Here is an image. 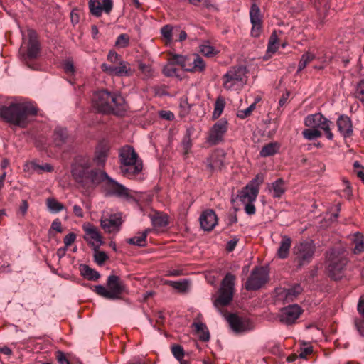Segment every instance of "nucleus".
<instances>
[{
    "label": "nucleus",
    "mask_w": 364,
    "mask_h": 364,
    "mask_svg": "<svg viewBox=\"0 0 364 364\" xmlns=\"http://www.w3.org/2000/svg\"><path fill=\"white\" fill-rule=\"evenodd\" d=\"M92 161L87 156H77L71 166V174L80 191L90 195L102 183L107 196H110L115 180L103 171L91 168Z\"/></svg>",
    "instance_id": "nucleus-1"
},
{
    "label": "nucleus",
    "mask_w": 364,
    "mask_h": 364,
    "mask_svg": "<svg viewBox=\"0 0 364 364\" xmlns=\"http://www.w3.org/2000/svg\"><path fill=\"white\" fill-rule=\"evenodd\" d=\"M37 114V107L30 102H12L8 105H0V118L21 128L26 127L31 122V117Z\"/></svg>",
    "instance_id": "nucleus-2"
},
{
    "label": "nucleus",
    "mask_w": 364,
    "mask_h": 364,
    "mask_svg": "<svg viewBox=\"0 0 364 364\" xmlns=\"http://www.w3.org/2000/svg\"><path fill=\"white\" fill-rule=\"evenodd\" d=\"M92 102L94 108L103 114L124 116L128 109V105L121 95L105 90L95 92Z\"/></svg>",
    "instance_id": "nucleus-3"
},
{
    "label": "nucleus",
    "mask_w": 364,
    "mask_h": 364,
    "mask_svg": "<svg viewBox=\"0 0 364 364\" xmlns=\"http://www.w3.org/2000/svg\"><path fill=\"white\" fill-rule=\"evenodd\" d=\"M119 159V170L123 176L134 179L142 172L143 161L132 146H123L120 149Z\"/></svg>",
    "instance_id": "nucleus-4"
},
{
    "label": "nucleus",
    "mask_w": 364,
    "mask_h": 364,
    "mask_svg": "<svg viewBox=\"0 0 364 364\" xmlns=\"http://www.w3.org/2000/svg\"><path fill=\"white\" fill-rule=\"evenodd\" d=\"M326 262L328 276L334 280L341 279L348 262L347 253L342 248H332L326 252Z\"/></svg>",
    "instance_id": "nucleus-5"
},
{
    "label": "nucleus",
    "mask_w": 364,
    "mask_h": 364,
    "mask_svg": "<svg viewBox=\"0 0 364 364\" xmlns=\"http://www.w3.org/2000/svg\"><path fill=\"white\" fill-rule=\"evenodd\" d=\"M109 196L124 199L128 203H151L154 202V198L157 197L156 193L153 191L138 192L127 188L117 181H115Z\"/></svg>",
    "instance_id": "nucleus-6"
},
{
    "label": "nucleus",
    "mask_w": 364,
    "mask_h": 364,
    "mask_svg": "<svg viewBox=\"0 0 364 364\" xmlns=\"http://www.w3.org/2000/svg\"><path fill=\"white\" fill-rule=\"evenodd\" d=\"M107 289L102 284L94 286L93 291L99 296L109 300H116L121 298L125 291V285L119 277L111 274L107 279Z\"/></svg>",
    "instance_id": "nucleus-7"
},
{
    "label": "nucleus",
    "mask_w": 364,
    "mask_h": 364,
    "mask_svg": "<svg viewBox=\"0 0 364 364\" xmlns=\"http://www.w3.org/2000/svg\"><path fill=\"white\" fill-rule=\"evenodd\" d=\"M247 68L245 66L231 67L223 76V85L226 90H240L247 80Z\"/></svg>",
    "instance_id": "nucleus-8"
},
{
    "label": "nucleus",
    "mask_w": 364,
    "mask_h": 364,
    "mask_svg": "<svg viewBox=\"0 0 364 364\" xmlns=\"http://www.w3.org/2000/svg\"><path fill=\"white\" fill-rule=\"evenodd\" d=\"M316 250V245L312 240H302L293 248V254L299 268L309 264L313 259Z\"/></svg>",
    "instance_id": "nucleus-9"
},
{
    "label": "nucleus",
    "mask_w": 364,
    "mask_h": 364,
    "mask_svg": "<svg viewBox=\"0 0 364 364\" xmlns=\"http://www.w3.org/2000/svg\"><path fill=\"white\" fill-rule=\"evenodd\" d=\"M235 277L232 273H227L223 279L218 289V296L213 301L216 308L228 306L232 300Z\"/></svg>",
    "instance_id": "nucleus-10"
},
{
    "label": "nucleus",
    "mask_w": 364,
    "mask_h": 364,
    "mask_svg": "<svg viewBox=\"0 0 364 364\" xmlns=\"http://www.w3.org/2000/svg\"><path fill=\"white\" fill-rule=\"evenodd\" d=\"M269 280V272L264 267H255L245 283L247 291H256L262 288Z\"/></svg>",
    "instance_id": "nucleus-11"
},
{
    "label": "nucleus",
    "mask_w": 364,
    "mask_h": 364,
    "mask_svg": "<svg viewBox=\"0 0 364 364\" xmlns=\"http://www.w3.org/2000/svg\"><path fill=\"white\" fill-rule=\"evenodd\" d=\"M29 41L26 52L20 50L21 60L28 67L35 70L36 67L30 64V62L36 59L40 53V44L36 38V33L33 30L28 31Z\"/></svg>",
    "instance_id": "nucleus-12"
},
{
    "label": "nucleus",
    "mask_w": 364,
    "mask_h": 364,
    "mask_svg": "<svg viewBox=\"0 0 364 364\" xmlns=\"http://www.w3.org/2000/svg\"><path fill=\"white\" fill-rule=\"evenodd\" d=\"M306 127L315 129H321L324 131L328 139H333V134L331 131L330 126L332 122L326 118L321 113L308 115L304 119Z\"/></svg>",
    "instance_id": "nucleus-13"
},
{
    "label": "nucleus",
    "mask_w": 364,
    "mask_h": 364,
    "mask_svg": "<svg viewBox=\"0 0 364 364\" xmlns=\"http://www.w3.org/2000/svg\"><path fill=\"white\" fill-rule=\"evenodd\" d=\"M227 321L235 334L245 333L254 329V324L250 320L242 318L235 314H229Z\"/></svg>",
    "instance_id": "nucleus-14"
},
{
    "label": "nucleus",
    "mask_w": 364,
    "mask_h": 364,
    "mask_svg": "<svg viewBox=\"0 0 364 364\" xmlns=\"http://www.w3.org/2000/svg\"><path fill=\"white\" fill-rule=\"evenodd\" d=\"M228 130V122L220 120L217 122L211 128L207 142L212 145H217L223 141V136Z\"/></svg>",
    "instance_id": "nucleus-15"
},
{
    "label": "nucleus",
    "mask_w": 364,
    "mask_h": 364,
    "mask_svg": "<svg viewBox=\"0 0 364 364\" xmlns=\"http://www.w3.org/2000/svg\"><path fill=\"white\" fill-rule=\"evenodd\" d=\"M122 215L121 213L111 214L109 218L102 216L100 219V225L107 232H117L120 230L122 223Z\"/></svg>",
    "instance_id": "nucleus-16"
},
{
    "label": "nucleus",
    "mask_w": 364,
    "mask_h": 364,
    "mask_svg": "<svg viewBox=\"0 0 364 364\" xmlns=\"http://www.w3.org/2000/svg\"><path fill=\"white\" fill-rule=\"evenodd\" d=\"M250 19L252 24L251 35L257 38L262 32V16L259 7L255 3L251 5Z\"/></svg>",
    "instance_id": "nucleus-17"
},
{
    "label": "nucleus",
    "mask_w": 364,
    "mask_h": 364,
    "mask_svg": "<svg viewBox=\"0 0 364 364\" xmlns=\"http://www.w3.org/2000/svg\"><path fill=\"white\" fill-rule=\"evenodd\" d=\"M88 8L90 14L95 17H100L104 11L109 14L113 9L112 0H89Z\"/></svg>",
    "instance_id": "nucleus-18"
},
{
    "label": "nucleus",
    "mask_w": 364,
    "mask_h": 364,
    "mask_svg": "<svg viewBox=\"0 0 364 364\" xmlns=\"http://www.w3.org/2000/svg\"><path fill=\"white\" fill-rule=\"evenodd\" d=\"M301 309L297 304L289 305L281 311L280 321L287 325H291L299 317Z\"/></svg>",
    "instance_id": "nucleus-19"
},
{
    "label": "nucleus",
    "mask_w": 364,
    "mask_h": 364,
    "mask_svg": "<svg viewBox=\"0 0 364 364\" xmlns=\"http://www.w3.org/2000/svg\"><path fill=\"white\" fill-rule=\"evenodd\" d=\"M258 194V188L252 184H247L238 193V200L242 205H252Z\"/></svg>",
    "instance_id": "nucleus-20"
},
{
    "label": "nucleus",
    "mask_w": 364,
    "mask_h": 364,
    "mask_svg": "<svg viewBox=\"0 0 364 364\" xmlns=\"http://www.w3.org/2000/svg\"><path fill=\"white\" fill-rule=\"evenodd\" d=\"M82 228L85 232L84 238L87 242L95 245V242L97 248L103 244L102 237L95 225L86 223L83 225Z\"/></svg>",
    "instance_id": "nucleus-21"
},
{
    "label": "nucleus",
    "mask_w": 364,
    "mask_h": 364,
    "mask_svg": "<svg viewBox=\"0 0 364 364\" xmlns=\"http://www.w3.org/2000/svg\"><path fill=\"white\" fill-rule=\"evenodd\" d=\"M200 224L201 228L205 231H211L218 223V218L215 213L213 210H204L200 218Z\"/></svg>",
    "instance_id": "nucleus-22"
},
{
    "label": "nucleus",
    "mask_w": 364,
    "mask_h": 364,
    "mask_svg": "<svg viewBox=\"0 0 364 364\" xmlns=\"http://www.w3.org/2000/svg\"><path fill=\"white\" fill-rule=\"evenodd\" d=\"M224 157L225 154L223 151L213 152L205 161L208 171L213 173L220 170L224 164Z\"/></svg>",
    "instance_id": "nucleus-23"
},
{
    "label": "nucleus",
    "mask_w": 364,
    "mask_h": 364,
    "mask_svg": "<svg viewBox=\"0 0 364 364\" xmlns=\"http://www.w3.org/2000/svg\"><path fill=\"white\" fill-rule=\"evenodd\" d=\"M149 217L155 231L164 229L169 224L168 216L166 213L155 211L153 214H149Z\"/></svg>",
    "instance_id": "nucleus-24"
},
{
    "label": "nucleus",
    "mask_w": 364,
    "mask_h": 364,
    "mask_svg": "<svg viewBox=\"0 0 364 364\" xmlns=\"http://www.w3.org/2000/svg\"><path fill=\"white\" fill-rule=\"evenodd\" d=\"M337 126L338 131L345 138L352 135L353 124L350 118L347 115L342 114L338 118Z\"/></svg>",
    "instance_id": "nucleus-25"
},
{
    "label": "nucleus",
    "mask_w": 364,
    "mask_h": 364,
    "mask_svg": "<svg viewBox=\"0 0 364 364\" xmlns=\"http://www.w3.org/2000/svg\"><path fill=\"white\" fill-rule=\"evenodd\" d=\"M269 193L274 198H279L285 192V183L282 178H278L274 182L269 183L268 186Z\"/></svg>",
    "instance_id": "nucleus-26"
},
{
    "label": "nucleus",
    "mask_w": 364,
    "mask_h": 364,
    "mask_svg": "<svg viewBox=\"0 0 364 364\" xmlns=\"http://www.w3.org/2000/svg\"><path fill=\"white\" fill-rule=\"evenodd\" d=\"M302 290L303 289L301 285L296 284L288 289H284L281 296L286 302H290L294 301L301 293Z\"/></svg>",
    "instance_id": "nucleus-27"
},
{
    "label": "nucleus",
    "mask_w": 364,
    "mask_h": 364,
    "mask_svg": "<svg viewBox=\"0 0 364 364\" xmlns=\"http://www.w3.org/2000/svg\"><path fill=\"white\" fill-rule=\"evenodd\" d=\"M191 327L194 328L195 333L201 341L207 342L210 340V332L205 323L202 322H193Z\"/></svg>",
    "instance_id": "nucleus-28"
},
{
    "label": "nucleus",
    "mask_w": 364,
    "mask_h": 364,
    "mask_svg": "<svg viewBox=\"0 0 364 364\" xmlns=\"http://www.w3.org/2000/svg\"><path fill=\"white\" fill-rule=\"evenodd\" d=\"M24 167L25 170L31 171L38 174H41L43 172H52L53 171V167L48 163L39 165L35 161H31L26 163Z\"/></svg>",
    "instance_id": "nucleus-29"
},
{
    "label": "nucleus",
    "mask_w": 364,
    "mask_h": 364,
    "mask_svg": "<svg viewBox=\"0 0 364 364\" xmlns=\"http://www.w3.org/2000/svg\"><path fill=\"white\" fill-rule=\"evenodd\" d=\"M291 245V239L287 236H282L279 247L277 250V257L279 259H286L289 256V250Z\"/></svg>",
    "instance_id": "nucleus-30"
},
{
    "label": "nucleus",
    "mask_w": 364,
    "mask_h": 364,
    "mask_svg": "<svg viewBox=\"0 0 364 364\" xmlns=\"http://www.w3.org/2000/svg\"><path fill=\"white\" fill-rule=\"evenodd\" d=\"M54 140L58 146H61L65 144L69 143L71 139L68 136L66 129L57 127L54 132Z\"/></svg>",
    "instance_id": "nucleus-31"
},
{
    "label": "nucleus",
    "mask_w": 364,
    "mask_h": 364,
    "mask_svg": "<svg viewBox=\"0 0 364 364\" xmlns=\"http://www.w3.org/2000/svg\"><path fill=\"white\" fill-rule=\"evenodd\" d=\"M195 129L193 127L190 126L186 128V134L184 135L182 141L181 146L183 148V155H187L192 147L191 136L194 133Z\"/></svg>",
    "instance_id": "nucleus-32"
},
{
    "label": "nucleus",
    "mask_w": 364,
    "mask_h": 364,
    "mask_svg": "<svg viewBox=\"0 0 364 364\" xmlns=\"http://www.w3.org/2000/svg\"><path fill=\"white\" fill-rule=\"evenodd\" d=\"M173 60L176 65H181L185 71L191 72L192 54L189 55L173 54Z\"/></svg>",
    "instance_id": "nucleus-33"
},
{
    "label": "nucleus",
    "mask_w": 364,
    "mask_h": 364,
    "mask_svg": "<svg viewBox=\"0 0 364 364\" xmlns=\"http://www.w3.org/2000/svg\"><path fill=\"white\" fill-rule=\"evenodd\" d=\"M352 242L354 245L352 250L355 255H358L364 251V235L357 232L353 235Z\"/></svg>",
    "instance_id": "nucleus-34"
},
{
    "label": "nucleus",
    "mask_w": 364,
    "mask_h": 364,
    "mask_svg": "<svg viewBox=\"0 0 364 364\" xmlns=\"http://www.w3.org/2000/svg\"><path fill=\"white\" fill-rule=\"evenodd\" d=\"M80 271L81 275L88 280L96 281L100 277V274L97 271L87 264H80Z\"/></svg>",
    "instance_id": "nucleus-35"
},
{
    "label": "nucleus",
    "mask_w": 364,
    "mask_h": 364,
    "mask_svg": "<svg viewBox=\"0 0 364 364\" xmlns=\"http://www.w3.org/2000/svg\"><path fill=\"white\" fill-rule=\"evenodd\" d=\"M191 72H203L205 69L206 64L203 59L197 53L192 54Z\"/></svg>",
    "instance_id": "nucleus-36"
},
{
    "label": "nucleus",
    "mask_w": 364,
    "mask_h": 364,
    "mask_svg": "<svg viewBox=\"0 0 364 364\" xmlns=\"http://www.w3.org/2000/svg\"><path fill=\"white\" fill-rule=\"evenodd\" d=\"M279 144L277 142H271L264 145L260 150L259 155L262 157H268L277 154L279 149Z\"/></svg>",
    "instance_id": "nucleus-37"
},
{
    "label": "nucleus",
    "mask_w": 364,
    "mask_h": 364,
    "mask_svg": "<svg viewBox=\"0 0 364 364\" xmlns=\"http://www.w3.org/2000/svg\"><path fill=\"white\" fill-rule=\"evenodd\" d=\"M176 64V63L173 60L172 55L169 60V63L163 68V74L166 77H178V70L175 67Z\"/></svg>",
    "instance_id": "nucleus-38"
},
{
    "label": "nucleus",
    "mask_w": 364,
    "mask_h": 364,
    "mask_svg": "<svg viewBox=\"0 0 364 364\" xmlns=\"http://www.w3.org/2000/svg\"><path fill=\"white\" fill-rule=\"evenodd\" d=\"M129 64L125 61H121L118 66H114V75L117 76H129L132 75V70L128 66Z\"/></svg>",
    "instance_id": "nucleus-39"
},
{
    "label": "nucleus",
    "mask_w": 364,
    "mask_h": 364,
    "mask_svg": "<svg viewBox=\"0 0 364 364\" xmlns=\"http://www.w3.org/2000/svg\"><path fill=\"white\" fill-rule=\"evenodd\" d=\"M316 56L314 54L306 52L301 55V58L298 64L297 73L301 72L304 70L306 66L315 59Z\"/></svg>",
    "instance_id": "nucleus-40"
},
{
    "label": "nucleus",
    "mask_w": 364,
    "mask_h": 364,
    "mask_svg": "<svg viewBox=\"0 0 364 364\" xmlns=\"http://www.w3.org/2000/svg\"><path fill=\"white\" fill-rule=\"evenodd\" d=\"M200 52L206 57H213L218 53V50L210 45L209 41L204 42L200 45Z\"/></svg>",
    "instance_id": "nucleus-41"
},
{
    "label": "nucleus",
    "mask_w": 364,
    "mask_h": 364,
    "mask_svg": "<svg viewBox=\"0 0 364 364\" xmlns=\"http://www.w3.org/2000/svg\"><path fill=\"white\" fill-rule=\"evenodd\" d=\"M168 284L179 292H186L189 287V281L186 279L180 281H169Z\"/></svg>",
    "instance_id": "nucleus-42"
},
{
    "label": "nucleus",
    "mask_w": 364,
    "mask_h": 364,
    "mask_svg": "<svg viewBox=\"0 0 364 364\" xmlns=\"http://www.w3.org/2000/svg\"><path fill=\"white\" fill-rule=\"evenodd\" d=\"M139 68L143 74V78L144 80L149 79L154 76V70L151 65H146L143 63H140Z\"/></svg>",
    "instance_id": "nucleus-43"
},
{
    "label": "nucleus",
    "mask_w": 364,
    "mask_h": 364,
    "mask_svg": "<svg viewBox=\"0 0 364 364\" xmlns=\"http://www.w3.org/2000/svg\"><path fill=\"white\" fill-rule=\"evenodd\" d=\"M302 134L304 137L308 140H313L321 136V132L315 128L304 129Z\"/></svg>",
    "instance_id": "nucleus-44"
},
{
    "label": "nucleus",
    "mask_w": 364,
    "mask_h": 364,
    "mask_svg": "<svg viewBox=\"0 0 364 364\" xmlns=\"http://www.w3.org/2000/svg\"><path fill=\"white\" fill-rule=\"evenodd\" d=\"M127 242L138 247H144L147 245L146 240L142 236H134L127 240Z\"/></svg>",
    "instance_id": "nucleus-45"
},
{
    "label": "nucleus",
    "mask_w": 364,
    "mask_h": 364,
    "mask_svg": "<svg viewBox=\"0 0 364 364\" xmlns=\"http://www.w3.org/2000/svg\"><path fill=\"white\" fill-rule=\"evenodd\" d=\"M224 107H225L224 100L221 99V98H218L215 102V108H214V112L213 114V118L217 119L221 115V114L224 109Z\"/></svg>",
    "instance_id": "nucleus-46"
},
{
    "label": "nucleus",
    "mask_w": 364,
    "mask_h": 364,
    "mask_svg": "<svg viewBox=\"0 0 364 364\" xmlns=\"http://www.w3.org/2000/svg\"><path fill=\"white\" fill-rule=\"evenodd\" d=\"M129 37L126 33L120 34L115 41V46L119 48H126L129 46Z\"/></svg>",
    "instance_id": "nucleus-47"
},
{
    "label": "nucleus",
    "mask_w": 364,
    "mask_h": 364,
    "mask_svg": "<svg viewBox=\"0 0 364 364\" xmlns=\"http://www.w3.org/2000/svg\"><path fill=\"white\" fill-rule=\"evenodd\" d=\"M107 152L105 151L101 150L96 152V154L94 157V161L99 166H103L106 159H107Z\"/></svg>",
    "instance_id": "nucleus-48"
},
{
    "label": "nucleus",
    "mask_w": 364,
    "mask_h": 364,
    "mask_svg": "<svg viewBox=\"0 0 364 364\" xmlns=\"http://www.w3.org/2000/svg\"><path fill=\"white\" fill-rule=\"evenodd\" d=\"M171 352L175 357L180 363L181 360H184L183 359L184 356V350L183 348L180 345H174L171 347Z\"/></svg>",
    "instance_id": "nucleus-49"
},
{
    "label": "nucleus",
    "mask_w": 364,
    "mask_h": 364,
    "mask_svg": "<svg viewBox=\"0 0 364 364\" xmlns=\"http://www.w3.org/2000/svg\"><path fill=\"white\" fill-rule=\"evenodd\" d=\"M255 107L256 102L252 103L247 108L242 110H239L237 112V116L240 119H245L252 114Z\"/></svg>",
    "instance_id": "nucleus-50"
},
{
    "label": "nucleus",
    "mask_w": 364,
    "mask_h": 364,
    "mask_svg": "<svg viewBox=\"0 0 364 364\" xmlns=\"http://www.w3.org/2000/svg\"><path fill=\"white\" fill-rule=\"evenodd\" d=\"M353 172L363 182H364V166L357 161L353 163Z\"/></svg>",
    "instance_id": "nucleus-51"
},
{
    "label": "nucleus",
    "mask_w": 364,
    "mask_h": 364,
    "mask_svg": "<svg viewBox=\"0 0 364 364\" xmlns=\"http://www.w3.org/2000/svg\"><path fill=\"white\" fill-rule=\"evenodd\" d=\"M172 32L173 27L169 24L165 25L161 28V35L168 41H171L172 40Z\"/></svg>",
    "instance_id": "nucleus-52"
},
{
    "label": "nucleus",
    "mask_w": 364,
    "mask_h": 364,
    "mask_svg": "<svg viewBox=\"0 0 364 364\" xmlns=\"http://www.w3.org/2000/svg\"><path fill=\"white\" fill-rule=\"evenodd\" d=\"M355 97L362 102H364V80L360 81L356 86Z\"/></svg>",
    "instance_id": "nucleus-53"
},
{
    "label": "nucleus",
    "mask_w": 364,
    "mask_h": 364,
    "mask_svg": "<svg viewBox=\"0 0 364 364\" xmlns=\"http://www.w3.org/2000/svg\"><path fill=\"white\" fill-rule=\"evenodd\" d=\"M95 262L98 265H102L107 259L108 257L106 253L103 251L96 252L94 255Z\"/></svg>",
    "instance_id": "nucleus-54"
},
{
    "label": "nucleus",
    "mask_w": 364,
    "mask_h": 364,
    "mask_svg": "<svg viewBox=\"0 0 364 364\" xmlns=\"http://www.w3.org/2000/svg\"><path fill=\"white\" fill-rule=\"evenodd\" d=\"M63 68L68 74H73L75 73V67L72 60H66L63 63Z\"/></svg>",
    "instance_id": "nucleus-55"
},
{
    "label": "nucleus",
    "mask_w": 364,
    "mask_h": 364,
    "mask_svg": "<svg viewBox=\"0 0 364 364\" xmlns=\"http://www.w3.org/2000/svg\"><path fill=\"white\" fill-rule=\"evenodd\" d=\"M76 234H75L74 232H70L68 235H66L63 239L65 246H66V247L70 246L76 240Z\"/></svg>",
    "instance_id": "nucleus-56"
},
{
    "label": "nucleus",
    "mask_w": 364,
    "mask_h": 364,
    "mask_svg": "<svg viewBox=\"0 0 364 364\" xmlns=\"http://www.w3.org/2000/svg\"><path fill=\"white\" fill-rule=\"evenodd\" d=\"M343 183L345 185V188L343 190L342 196L349 198L351 196V188L349 181L346 178H343Z\"/></svg>",
    "instance_id": "nucleus-57"
},
{
    "label": "nucleus",
    "mask_w": 364,
    "mask_h": 364,
    "mask_svg": "<svg viewBox=\"0 0 364 364\" xmlns=\"http://www.w3.org/2000/svg\"><path fill=\"white\" fill-rule=\"evenodd\" d=\"M56 358L59 364H70V361L66 358L65 353L62 351H57Z\"/></svg>",
    "instance_id": "nucleus-58"
},
{
    "label": "nucleus",
    "mask_w": 364,
    "mask_h": 364,
    "mask_svg": "<svg viewBox=\"0 0 364 364\" xmlns=\"http://www.w3.org/2000/svg\"><path fill=\"white\" fill-rule=\"evenodd\" d=\"M277 49H278V46L277 44H269L268 43L267 53L264 58L266 60L268 59L269 57H271V55L273 53H276Z\"/></svg>",
    "instance_id": "nucleus-59"
},
{
    "label": "nucleus",
    "mask_w": 364,
    "mask_h": 364,
    "mask_svg": "<svg viewBox=\"0 0 364 364\" xmlns=\"http://www.w3.org/2000/svg\"><path fill=\"white\" fill-rule=\"evenodd\" d=\"M238 241L239 240L237 237H234L229 240L226 245V250L228 252H232L235 250L237 244L238 243Z\"/></svg>",
    "instance_id": "nucleus-60"
},
{
    "label": "nucleus",
    "mask_w": 364,
    "mask_h": 364,
    "mask_svg": "<svg viewBox=\"0 0 364 364\" xmlns=\"http://www.w3.org/2000/svg\"><path fill=\"white\" fill-rule=\"evenodd\" d=\"M51 229L55 230L58 232H63L61 221L58 218L53 221L51 224Z\"/></svg>",
    "instance_id": "nucleus-61"
},
{
    "label": "nucleus",
    "mask_w": 364,
    "mask_h": 364,
    "mask_svg": "<svg viewBox=\"0 0 364 364\" xmlns=\"http://www.w3.org/2000/svg\"><path fill=\"white\" fill-rule=\"evenodd\" d=\"M355 327L360 334L364 336V320L363 319H357L355 321Z\"/></svg>",
    "instance_id": "nucleus-62"
},
{
    "label": "nucleus",
    "mask_w": 364,
    "mask_h": 364,
    "mask_svg": "<svg viewBox=\"0 0 364 364\" xmlns=\"http://www.w3.org/2000/svg\"><path fill=\"white\" fill-rule=\"evenodd\" d=\"M312 351H313V349H312L311 346L301 348V352L299 355V357L300 358H306V355L311 354L312 353Z\"/></svg>",
    "instance_id": "nucleus-63"
},
{
    "label": "nucleus",
    "mask_w": 364,
    "mask_h": 364,
    "mask_svg": "<svg viewBox=\"0 0 364 364\" xmlns=\"http://www.w3.org/2000/svg\"><path fill=\"white\" fill-rule=\"evenodd\" d=\"M239 208L237 207L234 208V212L232 213H230L228 217V224L232 225L237 222V218L236 215V212L238 211Z\"/></svg>",
    "instance_id": "nucleus-64"
}]
</instances>
